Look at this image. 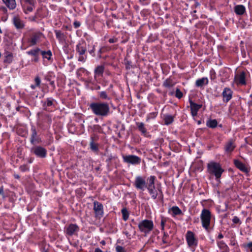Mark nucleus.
Instances as JSON below:
<instances>
[{"label": "nucleus", "mask_w": 252, "mask_h": 252, "mask_svg": "<svg viewBox=\"0 0 252 252\" xmlns=\"http://www.w3.org/2000/svg\"><path fill=\"white\" fill-rule=\"evenodd\" d=\"M90 107L92 112L98 116H107L110 110L109 106L106 103L94 102L90 104Z\"/></svg>", "instance_id": "1"}, {"label": "nucleus", "mask_w": 252, "mask_h": 252, "mask_svg": "<svg viewBox=\"0 0 252 252\" xmlns=\"http://www.w3.org/2000/svg\"><path fill=\"white\" fill-rule=\"evenodd\" d=\"M207 171L210 174L214 175L218 181L220 180L221 174L224 172V170L219 163L213 161L208 163Z\"/></svg>", "instance_id": "2"}, {"label": "nucleus", "mask_w": 252, "mask_h": 252, "mask_svg": "<svg viewBox=\"0 0 252 252\" xmlns=\"http://www.w3.org/2000/svg\"><path fill=\"white\" fill-rule=\"evenodd\" d=\"M200 218L202 222V226L206 229L209 228L210 224V221L211 219V212L207 209L202 210Z\"/></svg>", "instance_id": "3"}, {"label": "nucleus", "mask_w": 252, "mask_h": 252, "mask_svg": "<svg viewBox=\"0 0 252 252\" xmlns=\"http://www.w3.org/2000/svg\"><path fill=\"white\" fill-rule=\"evenodd\" d=\"M154 224L152 220H145L140 221L138 224L140 231L145 234L149 233L153 229Z\"/></svg>", "instance_id": "4"}, {"label": "nucleus", "mask_w": 252, "mask_h": 252, "mask_svg": "<svg viewBox=\"0 0 252 252\" xmlns=\"http://www.w3.org/2000/svg\"><path fill=\"white\" fill-rule=\"evenodd\" d=\"M186 238L188 246L191 249V251L194 252L197 245V239L195 238L194 234L190 231H188L186 235Z\"/></svg>", "instance_id": "5"}, {"label": "nucleus", "mask_w": 252, "mask_h": 252, "mask_svg": "<svg viewBox=\"0 0 252 252\" xmlns=\"http://www.w3.org/2000/svg\"><path fill=\"white\" fill-rule=\"evenodd\" d=\"M247 72L239 70L236 72L234 77V82L237 85H245L246 84V79Z\"/></svg>", "instance_id": "6"}, {"label": "nucleus", "mask_w": 252, "mask_h": 252, "mask_svg": "<svg viewBox=\"0 0 252 252\" xmlns=\"http://www.w3.org/2000/svg\"><path fill=\"white\" fill-rule=\"evenodd\" d=\"M35 3V0H21V5L26 14H28L33 10Z\"/></svg>", "instance_id": "7"}, {"label": "nucleus", "mask_w": 252, "mask_h": 252, "mask_svg": "<svg viewBox=\"0 0 252 252\" xmlns=\"http://www.w3.org/2000/svg\"><path fill=\"white\" fill-rule=\"evenodd\" d=\"M76 50L77 53L79 55L78 61L84 62L86 59V57L84 56V54L86 51L85 43L84 42H80L78 43L76 46Z\"/></svg>", "instance_id": "8"}, {"label": "nucleus", "mask_w": 252, "mask_h": 252, "mask_svg": "<svg viewBox=\"0 0 252 252\" xmlns=\"http://www.w3.org/2000/svg\"><path fill=\"white\" fill-rule=\"evenodd\" d=\"M42 37V34L40 32L32 33L28 39V43L29 44V46H33L39 43Z\"/></svg>", "instance_id": "9"}, {"label": "nucleus", "mask_w": 252, "mask_h": 252, "mask_svg": "<svg viewBox=\"0 0 252 252\" xmlns=\"http://www.w3.org/2000/svg\"><path fill=\"white\" fill-rule=\"evenodd\" d=\"M134 186L137 189L144 190L147 187L145 178L140 176L136 177Z\"/></svg>", "instance_id": "10"}, {"label": "nucleus", "mask_w": 252, "mask_h": 252, "mask_svg": "<svg viewBox=\"0 0 252 252\" xmlns=\"http://www.w3.org/2000/svg\"><path fill=\"white\" fill-rule=\"evenodd\" d=\"M123 158L125 162L132 164H138L141 160L140 158L134 155L124 156Z\"/></svg>", "instance_id": "11"}, {"label": "nucleus", "mask_w": 252, "mask_h": 252, "mask_svg": "<svg viewBox=\"0 0 252 252\" xmlns=\"http://www.w3.org/2000/svg\"><path fill=\"white\" fill-rule=\"evenodd\" d=\"M94 211L96 217L100 218L103 216V205L100 203L94 201Z\"/></svg>", "instance_id": "12"}, {"label": "nucleus", "mask_w": 252, "mask_h": 252, "mask_svg": "<svg viewBox=\"0 0 252 252\" xmlns=\"http://www.w3.org/2000/svg\"><path fill=\"white\" fill-rule=\"evenodd\" d=\"M41 51L39 48H36L34 49L30 50L27 52V53L33 57V59L32 60V62H38L39 61V56Z\"/></svg>", "instance_id": "13"}, {"label": "nucleus", "mask_w": 252, "mask_h": 252, "mask_svg": "<svg viewBox=\"0 0 252 252\" xmlns=\"http://www.w3.org/2000/svg\"><path fill=\"white\" fill-rule=\"evenodd\" d=\"M33 153L38 157L44 158L46 156V151L41 147H36L32 149Z\"/></svg>", "instance_id": "14"}, {"label": "nucleus", "mask_w": 252, "mask_h": 252, "mask_svg": "<svg viewBox=\"0 0 252 252\" xmlns=\"http://www.w3.org/2000/svg\"><path fill=\"white\" fill-rule=\"evenodd\" d=\"M234 163L237 168L241 171L245 173H248L249 172V169L240 161L237 159H235L234 160Z\"/></svg>", "instance_id": "15"}, {"label": "nucleus", "mask_w": 252, "mask_h": 252, "mask_svg": "<svg viewBox=\"0 0 252 252\" xmlns=\"http://www.w3.org/2000/svg\"><path fill=\"white\" fill-rule=\"evenodd\" d=\"M236 145L233 141H228L226 143L224 146V150L225 153H226L227 154H229L231 153L233 151Z\"/></svg>", "instance_id": "16"}, {"label": "nucleus", "mask_w": 252, "mask_h": 252, "mask_svg": "<svg viewBox=\"0 0 252 252\" xmlns=\"http://www.w3.org/2000/svg\"><path fill=\"white\" fill-rule=\"evenodd\" d=\"M191 112L192 116H195L197 114V111L201 107L202 105L197 104L193 102L191 100L189 101Z\"/></svg>", "instance_id": "17"}, {"label": "nucleus", "mask_w": 252, "mask_h": 252, "mask_svg": "<svg viewBox=\"0 0 252 252\" xmlns=\"http://www.w3.org/2000/svg\"><path fill=\"white\" fill-rule=\"evenodd\" d=\"M13 23L17 29H22L24 27V23L18 15L13 17Z\"/></svg>", "instance_id": "18"}, {"label": "nucleus", "mask_w": 252, "mask_h": 252, "mask_svg": "<svg viewBox=\"0 0 252 252\" xmlns=\"http://www.w3.org/2000/svg\"><path fill=\"white\" fill-rule=\"evenodd\" d=\"M232 92L229 88H225L222 92L224 101L228 102L232 97Z\"/></svg>", "instance_id": "19"}, {"label": "nucleus", "mask_w": 252, "mask_h": 252, "mask_svg": "<svg viewBox=\"0 0 252 252\" xmlns=\"http://www.w3.org/2000/svg\"><path fill=\"white\" fill-rule=\"evenodd\" d=\"M78 230V227L76 224H71L66 227V233L69 235H72Z\"/></svg>", "instance_id": "20"}, {"label": "nucleus", "mask_w": 252, "mask_h": 252, "mask_svg": "<svg viewBox=\"0 0 252 252\" xmlns=\"http://www.w3.org/2000/svg\"><path fill=\"white\" fill-rule=\"evenodd\" d=\"M168 212L172 216L179 215L182 214L181 210L177 206H173L170 208Z\"/></svg>", "instance_id": "21"}, {"label": "nucleus", "mask_w": 252, "mask_h": 252, "mask_svg": "<svg viewBox=\"0 0 252 252\" xmlns=\"http://www.w3.org/2000/svg\"><path fill=\"white\" fill-rule=\"evenodd\" d=\"M208 83V79L207 78L203 77L197 80L195 82V85L198 87H202L203 86Z\"/></svg>", "instance_id": "22"}, {"label": "nucleus", "mask_w": 252, "mask_h": 252, "mask_svg": "<svg viewBox=\"0 0 252 252\" xmlns=\"http://www.w3.org/2000/svg\"><path fill=\"white\" fill-rule=\"evenodd\" d=\"M2 1L10 9H13L16 7V3L15 0H2Z\"/></svg>", "instance_id": "23"}, {"label": "nucleus", "mask_w": 252, "mask_h": 252, "mask_svg": "<svg viewBox=\"0 0 252 252\" xmlns=\"http://www.w3.org/2000/svg\"><path fill=\"white\" fill-rule=\"evenodd\" d=\"M245 10V7L243 5H237L234 8V11L238 15L243 14Z\"/></svg>", "instance_id": "24"}, {"label": "nucleus", "mask_w": 252, "mask_h": 252, "mask_svg": "<svg viewBox=\"0 0 252 252\" xmlns=\"http://www.w3.org/2000/svg\"><path fill=\"white\" fill-rule=\"evenodd\" d=\"M41 54L42 55L43 59H46L48 61L51 60V57L52 54L51 51L49 50L47 51H41Z\"/></svg>", "instance_id": "25"}, {"label": "nucleus", "mask_w": 252, "mask_h": 252, "mask_svg": "<svg viewBox=\"0 0 252 252\" xmlns=\"http://www.w3.org/2000/svg\"><path fill=\"white\" fill-rule=\"evenodd\" d=\"M155 177L154 176H150L148 180L149 182L148 185L147 186V188H154L155 187Z\"/></svg>", "instance_id": "26"}, {"label": "nucleus", "mask_w": 252, "mask_h": 252, "mask_svg": "<svg viewBox=\"0 0 252 252\" xmlns=\"http://www.w3.org/2000/svg\"><path fill=\"white\" fill-rule=\"evenodd\" d=\"M217 124L218 123L216 120H210L207 122V126L211 128L216 127L217 126Z\"/></svg>", "instance_id": "27"}, {"label": "nucleus", "mask_w": 252, "mask_h": 252, "mask_svg": "<svg viewBox=\"0 0 252 252\" xmlns=\"http://www.w3.org/2000/svg\"><path fill=\"white\" fill-rule=\"evenodd\" d=\"M136 126L139 130L143 133L145 134L146 133V129L144 126V124L143 123H137Z\"/></svg>", "instance_id": "28"}, {"label": "nucleus", "mask_w": 252, "mask_h": 252, "mask_svg": "<svg viewBox=\"0 0 252 252\" xmlns=\"http://www.w3.org/2000/svg\"><path fill=\"white\" fill-rule=\"evenodd\" d=\"M149 193L151 195L152 197L155 199L157 197V191L155 190V187L154 188H147Z\"/></svg>", "instance_id": "29"}, {"label": "nucleus", "mask_w": 252, "mask_h": 252, "mask_svg": "<svg viewBox=\"0 0 252 252\" xmlns=\"http://www.w3.org/2000/svg\"><path fill=\"white\" fill-rule=\"evenodd\" d=\"M54 105V99L48 98L47 99V100L46 102H44L43 104V106L45 108V109H47V107H50Z\"/></svg>", "instance_id": "30"}, {"label": "nucleus", "mask_w": 252, "mask_h": 252, "mask_svg": "<svg viewBox=\"0 0 252 252\" xmlns=\"http://www.w3.org/2000/svg\"><path fill=\"white\" fill-rule=\"evenodd\" d=\"M164 123L166 125H169L173 121V117L171 115H165L164 118Z\"/></svg>", "instance_id": "31"}, {"label": "nucleus", "mask_w": 252, "mask_h": 252, "mask_svg": "<svg viewBox=\"0 0 252 252\" xmlns=\"http://www.w3.org/2000/svg\"><path fill=\"white\" fill-rule=\"evenodd\" d=\"M122 213L123 215V219L124 220L126 221L128 219L129 214L127 210L124 208L122 210Z\"/></svg>", "instance_id": "32"}, {"label": "nucleus", "mask_w": 252, "mask_h": 252, "mask_svg": "<svg viewBox=\"0 0 252 252\" xmlns=\"http://www.w3.org/2000/svg\"><path fill=\"white\" fill-rule=\"evenodd\" d=\"M103 67L102 66H98L95 70V73L96 75H100L103 72Z\"/></svg>", "instance_id": "33"}, {"label": "nucleus", "mask_w": 252, "mask_h": 252, "mask_svg": "<svg viewBox=\"0 0 252 252\" xmlns=\"http://www.w3.org/2000/svg\"><path fill=\"white\" fill-rule=\"evenodd\" d=\"M36 132L35 130H33L31 139V141L32 144H34V142L36 140Z\"/></svg>", "instance_id": "34"}, {"label": "nucleus", "mask_w": 252, "mask_h": 252, "mask_svg": "<svg viewBox=\"0 0 252 252\" xmlns=\"http://www.w3.org/2000/svg\"><path fill=\"white\" fill-rule=\"evenodd\" d=\"M100 97L102 99H109V98L108 97L106 93L104 91L100 92L99 93Z\"/></svg>", "instance_id": "35"}, {"label": "nucleus", "mask_w": 252, "mask_h": 252, "mask_svg": "<svg viewBox=\"0 0 252 252\" xmlns=\"http://www.w3.org/2000/svg\"><path fill=\"white\" fill-rule=\"evenodd\" d=\"M175 96L178 98H181L183 96V93L178 88H177L176 90Z\"/></svg>", "instance_id": "36"}, {"label": "nucleus", "mask_w": 252, "mask_h": 252, "mask_svg": "<svg viewBox=\"0 0 252 252\" xmlns=\"http://www.w3.org/2000/svg\"><path fill=\"white\" fill-rule=\"evenodd\" d=\"M12 55L11 54H8L6 56L5 62L10 63L12 62Z\"/></svg>", "instance_id": "37"}, {"label": "nucleus", "mask_w": 252, "mask_h": 252, "mask_svg": "<svg viewBox=\"0 0 252 252\" xmlns=\"http://www.w3.org/2000/svg\"><path fill=\"white\" fill-rule=\"evenodd\" d=\"M55 33L57 38L61 40L63 37V33L62 32L59 31H56Z\"/></svg>", "instance_id": "38"}, {"label": "nucleus", "mask_w": 252, "mask_h": 252, "mask_svg": "<svg viewBox=\"0 0 252 252\" xmlns=\"http://www.w3.org/2000/svg\"><path fill=\"white\" fill-rule=\"evenodd\" d=\"M117 252H126L125 249L120 246H117L116 247Z\"/></svg>", "instance_id": "39"}, {"label": "nucleus", "mask_w": 252, "mask_h": 252, "mask_svg": "<svg viewBox=\"0 0 252 252\" xmlns=\"http://www.w3.org/2000/svg\"><path fill=\"white\" fill-rule=\"evenodd\" d=\"M34 81H35V85H36V86L38 87L40 86V84L41 83V80H40V79L39 77V76H36L35 78Z\"/></svg>", "instance_id": "40"}, {"label": "nucleus", "mask_w": 252, "mask_h": 252, "mask_svg": "<svg viewBox=\"0 0 252 252\" xmlns=\"http://www.w3.org/2000/svg\"><path fill=\"white\" fill-rule=\"evenodd\" d=\"M218 245L220 247L223 248V249H225L227 248L226 245L223 243L222 241H220L218 243Z\"/></svg>", "instance_id": "41"}, {"label": "nucleus", "mask_w": 252, "mask_h": 252, "mask_svg": "<svg viewBox=\"0 0 252 252\" xmlns=\"http://www.w3.org/2000/svg\"><path fill=\"white\" fill-rule=\"evenodd\" d=\"M232 221L234 223H239L240 222V219L236 216L233 217L232 219Z\"/></svg>", "instance_id": "42"}, {"label": "nucleus", "mask_w": 252, "mask_h": 252, "mask_svg": "<svg viewBox=\"0 0 252 252\" xmlns=\"http://www.w3.org/2000/svg\"><path fill=\"white\" fill-rule=\"evenodd\" d=\"M20 169L23 171H26L29 170V167L26 165H23L21 166Z\"/></svg>", "instance_id": "43"}, {"label": "nucleus", "mask_w": 252, "mask_h": 252, "mask_svg": "<svg viewBox=\"0 0 252 252\" xmlns=\"http://www.w3.org/2000/svg\"><path fill=\"white\" fill-rule=\"evenodd\" d=\"M245 246L246 248L250 249V250L252 251V242L246 244Z\"/></svg>", "instance_id": "44"}, {"label": "nucleus", "mask_w": 252, "mask_h": 252, "mask_svg": "<svg viewBox=\"0 0 252 252\" xmlns=\"http://www.w3.org/2000/svg\"><path fill=\"white\" fill-rule=\"evenodd\" d=\"M7 12V9L5 7H1L0 8V13H6Z\"/></svg>", "instance_id": "45"}, {"label": "nucleus", "mask_w": 252, "mask_h": 252, "mask_svg": "<svg viewBox=\"0 0 252 252\" xmlns=\"http://www.w3.org/2000/svg\"><path fill=\"white\" fill-rule=\"evenodd\" d=\"M165 222V220L164 219H162L161 221V226L162 230L164 229Z\"/></svg>", "instance_id": "46"}, {"label": "nucleus", "mask_w": 252, "mask_h": 252, "mask_svg": "<svg viewBox=\"0 0 252 252\" xmlns=\"http://www.w3.org/2000/svg\"><path fill=\"white\" fill-rule=\"evenodd\" d=\"M157 116V114L156 113H151L149 116H148L149 118L150 117H151V118H155Z\"/></svg>", "instance_id": "47"}, {"label": "nucleus", "mask_w": 252, "mask_h": 252, "mask_svg": "<svg viewBox=\"0 0 252 252\" xmlns=\"http://www.w3.org/2000/svg\"><path fill=\"white\" fill-rule=\"evenodd\" d=\"M0 195H2L3 197H4L3 195V190L2 188H0Z\"/></svg>", "instance_id": "48"}, {"label": "nucleus", "mask_w": 252, "mask_h": 252, "mask_svg": "<svg viewBox=\"0 0 252 252\" xmlns=\"http://www.w3.org/2000/svg\"><path fill=\"white\" fill-rule=\"evenodd\" d=\"M109 42L110 43H114V42H116V40H115V39H114V38H110V39H109Z\"/></svg>", "instance_id": "49"}, {"label": "nucleus", "mask_w": 252, "mask_h": 252, "mask_svg": "<svg viewBox=\"0 0 252 252\" xmlns=\"http://www.w3.org/2000/svg\"><path fill=\"white\" fill-rule=\"evenodd\" d=\"M91 148L94 150H95L96 149V146L94 145L93 144L91 145Z\"/></svg>", "instance_id": "50"}, {"label": "nucleus", "mask_w": 252, "mask_h": 252, "mask_svg": "<svg viewBox=\"0 0 252 252\" xmlns=\"http://www.w3.org/2000/svg\"><path fill=\"white\" fill-rule=\"evenodd\" d=\"M94 252H102V251L99 248H96L95 250V251Z\"/></svg>", "instance_id": "51"}, {"label": "nucleus", "mask_w": 252, "mask_h": 252, "mask_svg": "<svg viewBox=\"0 0 252 252\" xmlns=\"http://www.w3.org/2000/svg\"><path fill=\"white\" fill-rule=\"evenodd\" d=\"M36 85H32L31 86V87L32 89H34L36 87Z\"/></svg>", "instance_id": "52"}, {"label": "nucleus", "mask_w": 252, "mask_h": 252, "mask_svg": "<svg viewBox=\"0 0 252 252\" xmlns=\"http://www.w3.org/2000/svg\"><path fill=\"white\" fill-rule=\"evenodd\" d=\"M74 25L76 28L80 26V24L79 23H75Z\"/></svg>", "instance_id": "53"}, {"label": "nucleus", "mask_w": 252, "mask_h": 252, "mask_svg": "<svg viewBox=\"0 0 252 252\" xmlns=\"http://www.w3.org/2000/svg\"><path fill=\"white\" fill-rule=\"evenodd\" d=\"M218 237L220 239H221L222 238H223V235L222 234H219V236H218Z\"/></svg>", "instance_id": "54"}, {"label": "nucleus", "mask_w": 252, "mask_h": 252, "mask_svg": "<svg viewBox=\"0 0 252 252\" xmlns=\"http://www.w3.org/2000/svg\"><path fill=\"white\" fill-rule=\"evenodd\" d=\"M94 52V48H93V49H92V50H91V51H90V53L91 54H92V53H93Z\"/></svg>", "instance_id": "55"}, {"label": "nucleus", "mask_w": 252, "mask_h": 252, "mask_svg": "<svg viewBox=\"0 0 252 252\" xmlns=\"http://www.w3.org/2000/svg\"><path fill=\"white\" fill-rule=\"evenodd\" d=\"M51 85H54V82L53 81H52L51 83H50Z\"/></svg>", "instance_id": "56"}, {"label": "nucleus", "mask_w": 252, "mask_h": 252, "mask_svg": "<svg viewBox=\"0 0 252 252\" xmlns=\"http://www.w3.org/2000/svg\"><path fill=\"white\" fill-rule=\"evenodd\" d=\"M101 243L102 244H103V245H104V244H105V242H104V241H102V242H101Z\"/></svg>", "instance_id": "57"}]
</instances>
